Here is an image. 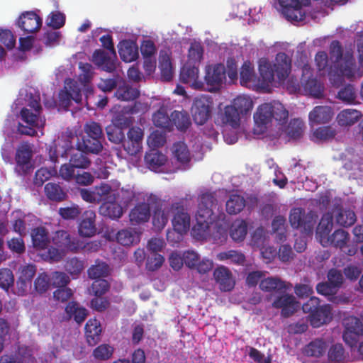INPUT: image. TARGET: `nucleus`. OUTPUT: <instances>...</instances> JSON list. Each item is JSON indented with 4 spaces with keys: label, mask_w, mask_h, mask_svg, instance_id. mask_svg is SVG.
Returning <instances> with one entry per match:
<instances>
[{
    "label": "nucleus",
    "mask_w": 363,
    "mask_h": 363,
    "mask_svg": "<svg viewBox=\"0 0 363 363\" xmlns=\"http://www.w3.org/2000/svg\"><path fill=\"white\" fill-rule=\"evenodd\" d=\"M330 55L334 60L338 76L350 79L354 75L355 60L353 54L347 51L343 54V49L338 40H333L330 45Z\"/></svg>",
    "instance_id": "7ed1b4c3"
},
{
    "label": "nucleus",
    "mask_w": 363,
    "mask_h": 363,
    "mask_svg": "<svg viewBox=\"0 0 363 363\" xmlns=\"http://www.w3.org/2000/svg\"><path fill=\"white\" fill-rule=\"evenodd\" d=\"M303 128V122L298 118H294L291 120L289 122V125L285 129V133L289 138L296 140L300 138L302 136Z\"/></svg>",
    "instance_id": "603ef678"
},
{
    "label": "nucleus",
    "mask_w": 363,
    "mask_h": 363,
    "mask_svg": "<svg viewBox=\"0 0 363 363\" xmlns=\"http://www.w3.org/2000/svg\"><path fill=\"white\" fill-rule=\"evenodd\" d=\"M240 84L247 85L248 83L254 81L255 77L254 67L250 62H245L240 69Z\"/></svg>",
    "instance_id": "052dcab7"
},
{
    "label": "nucleus",
    "mask_w": 363,
    "mask_h": 363,
    "mask_svg": "<svg viewBox=\"0 0 363 363\" xmlns=\"http://www.w3.org/2000/svg\"><path fill=\"white\" fill-rule=\"evenodd\" d=\"M337 224L342 227H350L356 221V215L350 209L338 208V213L335 216Z\"/></svg>",
    "instance_id": "49530a36"
},
{
    "label": "nucleus",
    "mask_w": 363,
    "mask_h": 363,
    "mask_svg": "<svg viewBox=\"0 0 363 363\" xmlns=\"http://www.w3.org/2000/svg\"><path fill=\"white\" fill-rule=\"evenodd\" d=\"M114 349L108 344H102L96 347L93 351V355L96 359L107 360L113 353Z\"/></svg>",
    "instance_id": "0e129e2a"
},
{
    "label": "nucleus",
    "mask_w": 363,
    "mask_h": 363,
    "mask_svg": "<svg viewBox=\"0 0 363 363\" xmlns=\"http://www.w3.org/2000/svg\"><path fill=\"white\" fill-rule=\"evenodd\" d=\"M130 112L133 113L132 108L129 111H119L114 115L112 122L113 125L121 127V128H126L133 124V117L130 116Z\"/></svg>",
    "instance_id": "13d9d810"
},
{
    "label": "nucleus",
    "mask_w": 363,
    "mask_h": 363,
    "mask_svg": "<svg viewBox=\"0 0 363 363\" xmlns=\"http://www.w3.org/2000/svg\"><path fill=\"white\" fill-rule=\"evenodd\" d=\"M362 114L354 109H345L337 116V121L341 126H350L359 121Z\"/></svg>",
    "instance_id": "a19ab883"
},
{
    "label": "nucleus",
    "mask_w": 363,
    "mask_h": 363,
    "mask_svg": "<svg viewBox=\"0 0 363 363\" xmlns=\"http://www.w3.org/2000/svg\"><path fill=\"white\" fill-rule=\"evenodd\" d=\"M50 285V279L49 276L45 273H40L34 281V287L35 291L39 294L46 292Z\"/></svg>",
    "instance_id": "338daca9"
},
{
    "label": "nucleus",
    "mask_w": 363,
    "mask_h": 363,
    "mask_svg": "<svg viewBox=\"0 0 363 363\" xmlns=\"http://www.w3.org/2000/svg\"><path fill=\"white\" fill-rule=\"evenodd\" d=\"M276 62L272 64L267 60H262L259 65L260 80L263 84L269 85L277 77L279 82L284 81L291 69V60L285 52H279L275 58Z\"/></svg>",
    "instance_id": "f257e3e1"
},
{
    "label": "nucleus",
    "mask_w": 363,
    "mask_h": 363,
    "mask_svg": "<svg viewBox=\"0 0 363 363\" xmlns=\"http://www.w3.org/2000/svg\"><path fill=\"white\" fill-rule=\"evenodd\" d=\"M111 53L101 49L96 50L92 55L93 62L102 70L113 72L116 69L115 59Z\"/></svg>",
    "instance_id": "aec40b11"
},
{
    "label": "nucleus",
    "mask_w": 363,
    "mask_h": 363,
    "mask_svg": "<svg viewBox=\"0 0 363 363\" xmlns=\"http://www.w3.org/2000/svg\"><path fill=\"white\" fill-rule=\"evenodd\" d=\"M259 288L262 291L266 292H275L281 294L286 291V286L285 281L279 277L263 278L259 283Z\"/></svg>",
    "instance_id": "72a5a7b5"
},
{
    "label": "nucleus",
    "mask_w": 363,
    "mask_h": 363,
    "mask_svg": "<svg viewBox=\"0 0 363 363\" xmlns=\"http://www.w3.org/2000/svg\"><path fill=\"white\" fill-rule=\"evenodd\" d=\"M93 138L85 135L80 140L78 139L76 143L77 150L86 153L99 154L103 149L102 143Z\"/></svg>",
    "instance_id": "a878e982"
},
{
    "label": "nucleus",
    "mask_w": 363,
    "mask_h": 363,
    "mask_svg": "<svg viewBox=\"0 0 363 363\" xmlns=\"http://www.w3.org/2000/svg\"><path fill=\"white\" fill-rule=\"evenodd\" d=\"M55 245L64 252H78L85 247L84 243L77 238L72 237L66 230H58L52 237Z\"/></svg>",
    "instance_id": "9b49d317"
},
{
    "label": "nucleus",
    "mask_w": 363,
    "mask_h": 363,
    "mask_svg": "<svg viewBox=\"0 0 363 363\" xmlns=\"http://www.w3.org/2000/svg\"><path fill=\"white\" fill-rule=\"evenodd\" d=\"M31 157L32 150L28 145H23L16 151L15 160L23 174L28 173L31 168Z\"/></svg>",
    "instance_id": "c756f323"
},
{
    "label": "nucleus",
    "mask_w": 363,
    "mask_h": 363,
    "mask_svg": "<svg viewBox=\"0 0 363 363\" xmlns=\"http://www.w3.org/2000/svg\"><path fill=\"white\" fill-rule=\"evenodd\" d=\"M272 106L273 109V119L277 121L280 125L286 123L289 118V112L284 105L279 101H273Z\"/></svg>",
    "instance_id": "bf43d9fd"
},
{
    "label": "nucleus",
    "mask_w": 363,
    "mask_h": 363,
    "mask_svg": "<svg viewBox=\"0 0 363 363\" xmlns=\"http://www.w3.org/2000/svg\"><path fill=\"white\" fill-rule=\"evenodd\" d=\"M316 219L317 215L313 211L306 213L305 209L301 207L292 208L289 216L292 228L299 230L306 234L312 233Z\"/></svg>",
    "instance_id": "20e7f679"
},
{
    "label": "nucleus",
    "mask_w": 363,
    "mask_h": 363,
    "mask_svg": "<svg viewBox=\"0 0 363 363\" xmlns=\"http://www.w3.org/2000/svg\"><path fill=\"white\" fill-rule=\"evenodd\" d=\"M333 227V216L330 212L324 213L316 228V238L320 242L323 238L328 237Z\"/></svg>",
    "instance_id": "c9c22d12"
},
{
    "label": "nucleus",
    "mask_w": 363,
    "mask_h": 363,
    "mask_svg": "<svg viewBox=\"0 0 363 363\" xmlns=\"http://www.w3.org/2000/svg\"><path fill=\"white\" fill-rule=\"evenodd\" d=\"M327 347V343L324 340L317 338L306 345L303 353L308 357H319L325 354Z\"/></svg>",
    "instance_id": "58836bf2"
},
{
    "label": "nucleus",
    "mask_w": 363,
    "mask_h": 363,
    "mask_svg": "<svg viewBox=\"0 0 363 363\" xmlns=\"http://www.w3.org/2000/svg\"><path fill=\"white\" fill-rule=\"evenodd\" d=\"M296 303L294 296L284 294L276 298L272 303V307L281 309V315L284 318H288L296 311Z\"/></svg>",
    "instance_id": "4be33fe9"
},
{
    "label": "nucleus",
    "mask_w": 363,
    "mask_h": 363,
    "mask_svg": "<svg viewBox=\"0 0 363 363\" xmlns=\"http://www.w3.org/2000/svg\"><path fill=\"white\" fill-rule=\"evenodd\" d=\"M145 161L149 169L156 172L165 164L167 157L160 151L152 150L145 154Z\"/></svg>",
    "instance_id": "4c0bfd02"
},
{
    "label": "nucleus",
    "mask_w": 363,
    "mask_h": 363,
    "mask_svg": "<svg viewBox=\"0 0 363 363\" xmlns=\"http://www.w3.org/2000/svg\"><path fill=\"white\" fill-rule=\"evenodd\" d=\"M217 204L215 193H204L200 196L196 214V224L192 228L194 236L203 238L213 221V208Z\"/></svg>",
    "instance_id": "f03ea898"
},
{
    "label": "nucleus",
    "mask_w": 363,
    "mask_h": 363,
    "mask_svg": "<svg viewBox=\"0 0 363 363\" xmlns=\"http://www.w3.org/2000/svg\"><path fill=\"white\" fill-rule=\"evenodd\" d=\"M172 225L174 231L179 234L178 239L186 233L190 227V216L184 206V201L180 199L172 203Z\"/></svg>",
    "instance_id": "423d86ee"
},
{
    "label": "nucleus",
    "mask_w": 363,
    "mask_h": 363,
    "mask_svg": "<svg viewBox=\"0 0 363 363\" xmlns=\"http://www.w3.org/2000/svg\"><path fill=\"white\" fill-rule=\"evenodd\" d=\"M101 326L96 318L89 319L85 325V334L89 345H95L100 338Z\"/></svg>",
    "instance_id": "f704fd0d"
},
{
    "label": "nucleus",
    "mask_w": 363,
    "mask_h": 363,
    "mask_svg": "<svg viewBox=\"0 0 363 363\" xmlns=\"http://www.w3.org/2000/svg\"><path fill=\"white\" fill-rule=\"evenodd\" d=\"M247 233V225L244 220H236L230 226V235L235 242H241Z\"/></svg>",
    "instance_id": "de8ad7c7"
},
{
    "label": "nucleus",
    "mask_w": 363,
    "mask_h": 363,
    "mask_svg": "<svg viewBox=\"0 0 363 363\" xmlns=\"http://www.w3.org/2000/svg\"><path fill=\"white\" fill-rule=\"evenodd\" d=\"M172 130L174 126L180 132H186L191 125L189 114L186 111H174L171 113Z\"/></svg>",
    "instance_id": "7c9ffc66"
},
{
    "label": "nucleus",
    "mask_w": 363,
    "mask_h": 363,
    "mask_svg": "<svg viewBox=\"0 0 363 363\" xmlns=\"http://www.w3.org/2000/svg\"><path fill=\"white\" fill-rule=\"evenodd\" d=\"M179 78L182 83L191 84L196 88L203 86V83L197 81L199 78V68L194 65H184L181 69Z\"/></svg>",
    "instance_id": "473e14b6"
},
{
    "label": "nucleus",
    "mask_w": 363,
    "mask_h": 363,
    "mask_svg": "<svg viewBox=\"0 0 363 363\" xmlns=\"http://www.w3.org/2000/svg\"><path fill=\"white\" fill-rule=\"evenodd\" d=\"M301 81L305 91L310 95L317 99L323 97L324 87L315 78L312 77V69L308 65H305L302 68Z\"/></svg>",
    "instance_id": "4468645a"
},
{
    "label": "nucleus",
    "mask_w": 363,
    "mask_h": 363,
    "mask_svg": "<svg viewBox=\"0 0 363 363\" xmlns=\"http://www.w3.org/2000/svg\"><path fill=\"white\" fill-rule=\"evenodd\" d=\"M41 111L42 106L40 101L33 99L30 101L27 107L21 109V118L30 126H43L45 121L40 117Z\"/></svg>",
    "instance_id": "f8f14e48"
},
{
    "label": "nucleus",
    "mask_w": 363,
    "mask_h": 363,
    "mask_svg": "<svg viewBox=\"0 0 363 363\" xmlns=\"http://www.w3.org/2000/svg\"><path fill=\"white\" fill-rule=\"evenodd\" d=\"M116 240L123 246H130L140 241V235L131 228L123 229L117 233Z\"/></svg>",
    "instance_id": "ea45409f"
},
{
    "label": "nucleus",
    "mask_w": 363,
    "mask_h": 363,
    "mask_svg": "<svg viewBox=\"0 0 363 363\" xmlns=\"http://www.w3.org/2000/svg\"><path fill=\"white\" fill-rule=\"evenodd\" d=\"M84 130L86 135L89 137H94V139L100 140L104 138L103 130L101 125L94 121L86 123L84 126Z\"/></svg>",
    "instance_id": "680f3d73"
},
{
    "label": "nucleus",
    "mask_w": 363,
    "mask_h": 363,
    "mask_svg": "<svg viewBox=\"0 0 363 363\" xmlns=\"http://www.w3.org/2000/svg\"><path fill=\"white\" fill-rule=\"evenodd\" d=\"M349 239L350 235L347 231L342 229H337L331 235L323 238L320 243L323 247L333 246L336 248L342 249L347 245Z\"/></svg>",
    "instance_id": "b1692460"
},
{
    "label": "nucleus",
    "mask_w": 363,
    "mask_h": 363,
    "mask_svg": "<svg viewBox=\"0 0 363 363\" xmlns=\"http://www.w3.org/2000/svg\"><path fill=\"white\" fill-rule=\"evenodd\" d=\"M65 311L67 318L73 319L77 324L82 323L88 315V311L77 301L69 302Z\"/></svg>",
    "instance_id": "cd10ccee"
},
{
    "label": "nucleus",
    "mask_w": 363,
    "mask_h": 363,
    "mask_svg": "<svg viewBox=\"0 0 363 363\" xmlns=\"http://www.w3.org/2000/svg\"><path fill=\"white\" fill-rule=\"evenodd\" d=\"M44 191L48 199L51 201H62L67 198L66 192L56 183L49 182L46 184Z\"/></svg>",
    "instance_id": "79ce46f5"
},
{
    "label": "nucleus",
    "mask_w": 363,
    "mask_h": 363,
    "mask_svg": "<svg viewBox=\"0 0 363 363\" xmlns=\"http://www.w3.org/2000/svg\"><path fill=\"white\" fill-rule=\"evenodd\" d=\"M152 121L155 126L168 131L172 130L171 116H169L164 110L161 108L155 113Z\"/></svg>",
    "instance_id": "864d4df0"
},
{
    "label": "nucleus",
    "mask_w": 363,
    "mask_h": 363,
    "mask_svg": "<svg viewBox=\"0 0 363 363\" xmlns=\"http://www.w3.org/2000/svg\"><path fill=\"white\" fill-rule=\"evenodd\" d=\"M240 114L232 105L226 106L222 115V121L223 123L230 125L233 128H237L240 123Z\"/></svg>",
    "instance_id": "37998d69"
},
{
    "label": "nucleus",
    "mask_w": 363,
    "mask_h": 363,
    "mask_svg": "<svg viewBox=\"0 0 363 363\" xmlns=\"http://www.w3.org/2000/svg\"><path fill=\"white\" fill-rule=\"evenodd\" d=\"M159 69L163 81L169 82L173 77L172 65L170 57L167 54L160 55L159 58Z\"/></svg>",
    "instance_id": "8fccbe9b"
},
{
    "label": "nucleus",
    "mask_w": 363,
    "mask_h": 363,
    "mask_svg": "<svg viewBox=\"0 0 363 363\" xmlns=\"http://www.w3.org/2000/svg\"><path fill=\"white\" fill-rule=\"evenodd\" d=\"M303 0H279L281 11L286 19L291 23L304 20L305 12L303 10Z\"/></svg>",
    "instance_id": "ddd939ff"
},
{
    "label": "nucleus",
    "mask_w": 363,
    "mask_h": 363,
    "mask_svg": "<svg viewBox=\"0 0 363 363\" xmlns=\"http://www.w3.org/2000/svg\"><path fill=\"white\" fill-rule=\"evenodd\" d=\"M232 106L240 115H245L253 108V103L250 97L238 96L233 100Z\"/></svg>",
    "instance_id": "6e6d98bb"
},
{
    "label": "nucleus",
    "mask_w": 363,
    "mask_h": 363,
    "mask_svg": "<svg viewBox=\"0 0 363 363\" xmlns=\"http://www.w3.org/2000/svg\"><path fill=\"white\" fill-rule=\"evenodd\" d=\"M59 105L68 110L72 104V101L80 104L82 100L81 88L75 80L68 78L65 81V85L58 94Z\"/></svg>",
    "instance_id": "1a4fd4ad"
},
{
    "label": "nucleus",
    "mask_w": 363,
    "mask_h": 363,
    "mask_svg": "<svg viewBox=\"0 0 363 363\" xmlns=\"http://www.w3.org/2000/svg\"><path fill=\"white\" fill-rule=\"evenodd\" d=\"M334 115L331 107L317 106L309 113L308 118L311 123L324 124L329 123Z\"/></svg>",
    "instance_id": "393cba45"
},
{
    "label": "nucleus",
    "mask_w": 363,
    "mask_h": 363,
    "mask_svg": "<svg viewBox=\"0 0 363 363\" xmlns=\"http://www.w3.org/2000/svg\"><path fill=\"white\" fill-rule=\"evenodd\" d=\"M123 128L110 124L106 126V132L108 140L114 144L123 143L125 139Z\"/></svg>",
    "instance_id": "4d7b16f0"
},
{
    "label": "nucleus",
    "mask_w": 363,
    "mask_h": 363,
    "mask_svg": "<svg viewBox=\"0 0 363 363\" xmlns=\"http://www.w3.org/2000/svg\"><path fill=\"white\" fill-rule=\"evenodd\" d=\"M96 213L92 210L85 211L82 216V220L79 225V233L83 237H91L95 235L96 228L95 225Z\"/></svg>",
    "instance_id": "412c9836"
},
{
    "label": "nucleus",
    "mask_w": 363,
    "mask_h": 363,
    "mask_svg": "<svg viewBox=\"0 0 363 363\" xmlns=\"http://www.w3.org/2000/svg\"><path fill=\"white\" fill-rule=\"evenodd\" d=\"M255 125L259 130V133L266 131L267 125L272 123L273 120V109L272 103H265L261 104L254 115Z\"/></svg>",
    "instance_id": "a211bd4d"
},
{
    "label": "nucleus",
    "mask_w": 363,
    "mask_h": 363,
    "mask_svg": "<svg viewBox=\"0 0 363 363\" xmlns=\"http://www.w3.org/2000/svg\"><path fill=\"white\" fill-rule=\"evenodd\" d=\"M331 320V307L328 304L323 305L308 315V320L313 328H319Z\"/></svg>",
    "instance_id": "5701e85b"
},
{
    "label": "nucleus",
    "mask_w": 363,
    "mask_h": 363,
    "mask_svg": "<svg viewBox=\"0 0 363 363\" xmlns=\"http://www.w3.org/2000/svg\"><path fill=\"white\" fill-rule=\"evenodd\" d=\"M147 201L153 202L152 224L155 228L160 230L164 228L169 220V216L172 214V203L161 201L157 196L150 195Z\"/></svg>",
    "instance_id": "6e6552de"
},
{
    "label": "nucleus",
    "mask_w": 363,
    "mask_h": 363,
    "mask_svg": "<svg viewBox=\"0 0 363 363\" xmlns=\"http://www.w3.org/2000/svg\"><path fill=\"white\" fill-rule=\"evenodd\" d=\"M337 96L341 101L351 104L354 102L356 99V91L352 85L347 84L340 89L338 91Z\"/></svg>",
    "instance_id": "774afa93"
},
{
    "label": "nucleus",
    "mask_w": 363,
    "mask_h": 363,
    "mask_svg": "<svg viewBox=\"0 0 363 363\" xmlns=\"http://www.w3.org/2000/svg\"><path fill=\"white\" fill-rule=\"evenodd\" d=\"M86 152L82 151L70 153L69 162L75 169H87L91 162L87 157Z\"/></svg>",
    "instance_id": "09e8293b"
},
{
    "label": "nucleus",
    "mask_w": 363,
    "mask_h": 363,
    "mask_svg": "<svg viewBox=\"0 0 363 363\" xmlns=\"http://www.w3.org/2000/svg\"><path fill=\"white\" fill-rule=\"evenodd\" d=\"M118 53L123 61L130 62L138 57V48L133 41L123 40L119 43Z\"/></svg>",
    "instance_id": "c85d7f7f"
},
{
    "label": "nucleus",
    "mask_w": 363,
    "mask_h": 363,
    "mask_svg": "<svg viewBox=\"0 0 363 363\" xmlns=\"http://www.w3.org/2000/svg\"><path fill=\"white\" fill-rule=\"evenodd\" d=\"M99 213L112 220H118L123 214L121 205L116 200L113 201H104L100 206Z\"/></svg>",
    "instance_id": "2f4dec72"
},
{
    "label": "nucleus",
    "mask_w": 363,
    "mask_h": 363,
    "mask_svg": "<svg viewBox=\"0 0 363 363\" xmlns=\"http://www.w3.org/2000/svg\"><path fill=\"white\" fill-rule=\"evenodd\" d=\"M226 77V69L223 64L217 63L207 65L204 76L206 90L210 92L218 91Z\"/></svg>",
    "instance_id": "9d476101"
},
{
    "label": "nucleus",
    "mask_w": 363,
    "mask_h": 363,
    "mask_svg": "<svg viewBox=\"0 0 363 363\" xmlns=\"http://www.w3.org/2000/svg\"><path fill=\"white\" fill-rule=\"evenodd\" d=\"M245 206V200L238 194H233L226 202V211L231 215L240 213Z\"/></svg>",
    "instance_id": "3c124183"
},
{
    "label": "nucleus",
    "mask_w": 363,
    "mask_h": 363,
    "mask_svg": "<svg viewBox=\"0 0 363 363\" xmlns=\"http://www.w3.org/2000/svg\"><path fill=\"white\" fill-rule=\"evenodd\" d=\"M213 275L220 291L227 292L234 289L235 281L231 271L227 267L223 265L217 267Z\"/></svg>",
    "instance_id": "f3484780"
},
{
    "label": "nucleus",
    "mask_w": 363,
    "mask_h": 363,
    "mask_svg": "<svg viewBox=\"0 0 363 363\" xmlns=\"http://www.w3.org/2000/svg\"><path fill=\"white\" fill-rule=\"evenodd\" d=\"M150 206H153V202L147 200L146 202L137 203L129 213L130 222L133 225H139L147 222L151 216Z\"/></svg>",
    "instance_id": "6ab92c4d"
},
{
    "label": "nucleus",
    "mask_w": 363,
    "mask_h": 363,
    "mask_svg": "<svg viewBox=\"0 0 363 363\" xmlns=\"http://www.w3.org/2000/svg\"><path fill=\"white\" fill-rule=\"evenodd\" d=\"M30 236L33 246L38 250L48 248L50 240L48 230L43 226H38L30 231Z\"/></svg>",
    "instance_id": "bb28decb"
},
{
    "label": "nucleus",
    "mask_w": 363,
    "mask_h": 363,
    "mask_svg": "<svg viewBox=\"0 0 363 363\" xmlns=\"http://www.w3.org/2000/svg\"><path fill=\"white\" fill-rule=\"evenodd\" d=\"M143 131L139 127H132L127 133V139L122 145L124 150L130 155H136L142 149Z\"/></svg>",
    "instance_id": "2eb2a0df"
},
{
    "label": "nucleus",
    "mask_w": 363,
    "mask_h": 363,
    "mask_svg": "<svg viewBox=\"0 0 363 363\" xmlns=\"http://www.w3.org/2000/svg\"><path fill=\"white\" fill-rule=\"evenodd\" d=\"M213 106L212 96L201 94L194 98L191 106L193 120L198 125H203L211 116Z\"/></svg>",
    "instance_id": "39448f33"
},
{
    "label": "nucleus",
    "mask_w": 363,
    "mask_h": 363,
    "mask_svg": "<svg viewBox=\"0 0 363 363\" xmlns=\"http://www.w3.org/2000/svg\"><path fill=\"white\" fill-rule=\"evenodd\" d=\"M65 269L72 276H78L84 269V263L77 257L69 259L65 264Z\"/></svg>",
    "instance_id": "69168bd1"
},
{
    "label": "nucleus",
    "mask_w": 363,
    "mask_h": 363,
    "mask_svg": "<svg viewBox=\"0 0 363 363\" xmlns=\"http://www.w3.org/2000/svg\"><path fill=\"white\" fill-rule=\"evenodd\" d=\"M115 96L121 101H133L140 96V91L137 88L123 81L122 84H118Z\"/></svg>",
    "instance_id": "e433bc0d"
},
{
    "label": "nucleus",
    "mask_w": 363,
    "mask_h": 363,
    "mask_svg": "<svg viewBox=\"0 0 363 363\" xmlns=\"http://www.w3.org/2000/svg\"><path fill=\"white\" fill-rule=\"evenodd\" d=\"M17 26L26 33H33L42 26V18L34 11L23 12L16 21Z\"/></svg>",
    "instance_id": "dca6fc26"
},
{
    "label": "nucleus",
    "mask_w": 363,
    "mask_h": 363,
    "mask_svg": "<svg viewBox=\"0 0 363 363\" xmlns=\"http://www.w3.org/2000/svg\"><path fill=\"white\" fill-rule=\"evenodd\" d=\"M344 330L342 338L345 344L351 348L356 347L359 338L363 335V324L359 318L350 315L343 320Z\"/></svg>",
    "instance_id": "0eeeda50"
},
{
    "label": "nucleus",
    "mask_w": 363,
    "mask_h": 363,
    "mask_svg": "<svg viewBox=\"0 0 363 363\" xmlns=\"http://www.w3.org/2000/svg\"><path fill=\"white\" fill-rule=\"evenodd\" d=\"M173 154L177 160L182 165L188 166L191 161L190 152L184 142H177L173 145Z\"/></svg>",
    "instance_id": "a18cd8bd"
},
{
    "label": "nucleus",
    "mask_w": 363,
    "mask_h": 363,
    "mask_svg": "<svg viewBox=\"0 0 363 363\" xmlns=\"http://www.w3.org/2000/svg\"><path fill=\"white\" fill-rule=\"evenodd\" d=\"M328 359L335 363L342 362L345 358V350L342 344L333 345L328 351Z\"/></svg>",
    "instance_id": "e2e57ef3"
},
{
    "label": "nucleus",
    "mask_w": 363,
    "mask_h": 363,
    "mask_svg": "<svg viewBox=\"0 0 363 363\" xmlns=\"http://www.w3.org/2000/svg\"><path fill=\"white\" fill-rule=\"evenodd\" d=\"M216 259L222 262L229 260L230 263L238 265H243L246 259L243 253L234 250L218 253Z\"/></svg>",
    "instance_id": "c03bdc74"
},
{
    "label": "nucleus",
    "mask_w": 363,
    "mask_h": 363,
    "mask_svg": "<svg viewBox=\"0 0 363 363\" xmlns=\"http://www.w3.org/2000/svg\"><path fill=\"white\" fill-rule=\"evenodd\" d=\"M109 274V266L104 262H96L88 269V276L92 279H99Z\"/></svg>",
    "instance_id": "5fc2aeb1"
}]
</instances>
